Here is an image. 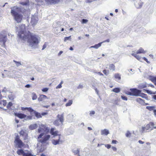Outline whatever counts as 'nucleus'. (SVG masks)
I'll use <instances>...</instances> for the list:
<instances>
[{
	"instance_id": "22",
	"label": "nucleus",
	"mask_w": 156,
	"mask_h": 156,
	"mask_svg": "<svg viewBox=\"0 0 156 156\" xmlns=\"http://www.w3.org/2000/svg\"><path fill=\"white\" fill-rule=\"evenodd\" d=\"M21 109L22 110H27L29 112H32L33 111H34V110L32 109L31 108H24V107H22L21 108Z\"/></svg>"
},
{
	"instance_id": "3",
	"label": "nucleus",
	"mask_w": 156,
	"mask_h": 156,
	"mask_svg": "<svg viewBox=\"0 0 156 156\" xmlns=\"http://www.w3.org/2000/svg\"><path fill=\"white\" fill-rule=\"evenodd\" d=\"M11 13L14 18V20L18 23H20L23 19V16L22 14L19 13L21 12L24 14L26 12V9L14 6L11 8Z\"/></svg>"
},
{
	"instance_id": "39",
	"label": "nucleus",
	"mask_w": 156,
	"mask_h": 156,
	"mask_svg": "<svg viewBox=\"0 0 156 156\" xmlns=\"http://www.w3.org/2000/svg\"><path fill=\"white\" fill-rule=\"evenodd\" d=\"M1 103L4 106H5L7 105V102L6 100H2L1 101Z\"/></svg>"
},
{
	"instance_id": "56",
	"label": "nucleus",
	"mask_w": 156,
	"mask_h": 156,
	"mask_svg": "<svg viewBox=\"0 0 156 156\" xmlns=\"http://www.w3.org/2000/svg\"><path fill=\"white\" fill-rule=\"evenodd\" d=\"M96 73H97L100 76H103V74L100 72H97Z\"/></svg>"
},
{
	"instance_id": "55",
	"label": "nucleus",
	"mask_w": 156,
	"mask_h": 156,
	"mask_svg": "<svg viewBox=\"0 0 156 156\" xmlns=\"http://www.w3.org/2000/svg\"><path fill=\"white\" fill-rule=\"evenodd\" d=\"M112 148L114 151H116L117 150L116 148L115 147H112Z\"/></svg>"
},
{
	"instance_id": "7",
	"label": "nucleus",
	"mask_w": 156,
	"mask_h": 156,
	"mask_svg": "<svg viewBox=\"0 0 156 156\" xmlns=\"http://www.w3.org/2000/svg\"><path fill=\"white\" fill-rule=\"evenodd\" d=\"M55 129L54 128H51L50 130V133L54 136H61V134H58V131L57 130H55Z\"/></svg>"
},
{
	"instance_id": "53",
	"label": "nucleus",
	"mask_w": 156,
	"mask_h": 156,
	"mask_svg": "<svg viewBox=\"0 0 156 156\" xmlns=\"http://www.w3.org/2000/svg\"><path fill=\"white\" fill-rule=\"evenodd\" d=\"M48 114V113L47 112H42L41 114V115H42L43 116L46 115Z\"/></svg>"
},
{
	"instance_id": "48",
	"label": "nucleus",
	"mask_w": 156,
	"mask_h": 156,
	"mask_svg": "<svg viewBox=\"0 0 156 156\" xmlns=\"http://www.w3.org/2000/svg\"><path fill=\"white\" fill-rule=\"evenodd\" d=\"M142 59L144 60H145L147 63H150V62H149L147 59L145 57H143L142 58Z\"/></svg>"
},
{
	"instance_id": "43",
	"label": "nucleus",
	"mask_w": 156,
	"mask_h": 156,
	"mask_svg": "<svg viewBox=\"0 0 156 156\" xmlns=\"http://www.w3.org/2000/svg\"><path fill=\"white\" fill-rule=\"evenodd\" d=\"M131 134L129 131H127L126 134V136L127 137L130 136H131Z\"/></svg>"
},
{
	"instance_id": "54",
	"label": "nucleus",
	"mask_w": 156,
	"mask_h": 156,
	"mask_svg": "<svg viewBox=\"0 0 156 156\" xmlns=\"http://www.w3.org/2000/svg\"><path fill=\"white\" fill-rule=\"evenodd\" d=\"M46 44L45 43L43 46V48H42V50H44L46 48Z\"/></svg>"
},
{
	"instance_id": "31",
	"label": "nucleus",
	"mask_w": 156,
	"mask_h": 156,
	"mask_svg": "<svg viewBox=\"0 0 156 156\" xmlns=\"http://www.w3.org/2000/svg\"><path fill=\"white\" fill-rule=\"evenodd\" d=\"M112 91L115 93H118L120 91V89L119 88H115L113 89Z\"/></svg>"
},
{
	"instance_id": "18",
	"label": "nucleus",
	"mask_w": 156,
	"mask_h": 156,
	"mask_svg": "<svg viewBox=\"0 0 156 156\" xmlns=\"http://www.w3.org/2000/svg\"><path fill=\"white\" fill-rule=\"evenodd\" d=\"M148 130H149V129L147 125L145 127L142 126V127L140 132L142 133H144L147 132Z\"/></svg>"
},
{
	"instance_id": "16",
	"label": "nucleus",
	"mask_w": 156,
	"mask_h": 156,
	"mask_svg": "<svg viewBox=\"0 0 156 156\" xmlns=\"http://www.w3.org/2000/svg\"><path fill=\"white\" fill-rule=\"evenodd\" d=\"M136 101L137 102H138L141 104L143 105H147L148 104L147 103H145V102H144V101L140 98H137L136 99Z\"/></svg>"
},
{
	"instance_id": "2",
	"label": "nucleus",
	"mask_w": 156,
	"mask_h": 156,
	"mask_svg": "<svg viewBox=\"0 0 156 156\" xmlns=\"http://www.w3.org/2000/svg\"><path fill=\"white\" fill-rule=\"evenodd\" d=\"M49 129H48L47 127L44 125H41L39 129H38L37 131L39 133H41L37 137V139H38V141L42 144H48V141L50 139L51 136L49 135H44V132H48Z\"/></svg>"
},
{
	"instance_id": "63",
	"label": "nucleus",
	"mask_w": 156,
	"mask_h": 156,
	"mask_svg": "<svg viewBox=\"0 0 156 156\" xmlns=\"http://www.w3.org/2000/svg\"><path fill=\"white\" fill-rule=\"evenodd\" d=\"M27 117L29 119H32V116H28Z\"/></svg>"
},
{
	"instance_id": "57",
	"label": "nucleus",
	"mask_w": 156,
	"mask_h": 156,
	"mask_svg": "<svg viewBox=\"0 0 156 156\" xmlns=\"http://www.w3.org/2000/svg\"><path fill=\"white\" fill-rule=\"evenodd\" d=\"M95 113V112L94 111H92L90 112V115H94Z\"/></svg>"
},
{
	"instance_id": "52",
	"label": "nucleus",
	"mask_w": 156,
	"mask_h": 156,
	"mask_svg": "<svg viewBox=\"0 0 156 156\" xmlns=\"http://www.w3.org/2000/svg\"><path fill=\"white\" fill-rule=\"evenodd\" d=\"M83 87V86L82 85L80 84L77 87V89L82 88Z\"/></svg>"
},
{
	"instance_id": "17",
	"label": "nucleus",
	"mask_w": 156,
	"mask_h": 156,
	"mask_svg": "<svg viewBox=\"0 0 156 156\" xmlns=\"http://www.w3.org/2000/svg\"><path fill=\"white\" fill-rule=\"evenodd\" d=\"M109 133V131L107 129H105L101 131V134L102 135H107Z\"/></svg>"
},
{
	"instance_id": "45",
	"label": "nucleus",
	"mask_w": 156,
	"mask_h": 156,
	"mask_svg": "<svg viewBox=\"0 0 156 156\" xmlns=\"http://www.w3.org/2000/svg\"><path fill=\"white\" fill-rule=\"evenodd\" d=\"M8 90L6 87H4L2 90V92H3L6 93L8 91Z\"/></svg>"
},
{
	"instance_id": "26",
	"label": "nucleus",
	"mask_w": 156,
	"mask_h": 156,
	"mask_svg": "<svg viewBox=\"0 0 156 156\" xmlns=\"http://www.w3.org/2000/svg\"><path fill=\"white\" fill-rule=\"evenodd\" d=\"M60 2V0H49V2L51 4H56Z\"/></svg>"
},
{
	"instance_id": "33",
	"label": "nucleus",
	"mask_w": 156,
	"mask_h": 156,
	"mask_svg": "<svg viewBox=\"0 0 156 156\" xmlns=\"http://www.w3.org/2000/svg\"><path fill=\"white\" fill-rule=\"evenodd\" d=\"M73 103V101L72 100H69V101L66 104V107L70 106Z\"/></svg>"
},
{
	"instance_id": "29",
	"label": "nucleus",
	"mask_w": 156,
	"mask_h": 156,
	"mask_svg": "<svg viewBox=\"0 0 156 156\" xmlns=\"http://www.w3.org/2000/svg\"><path fill=\"white\" fill-rule=\"evenodd\" d=\"M37 22V20H36L34 18H32L31 20V23L32 25H35Z\"/></svg>"
},
{
	"instance_id": "37",
	"label": "nucleus",
	"mask_w": 156,
	"mask_h": 156,
	"mask_svg": "<svg viewBox=\"0 0 156 156\" xmlns=\"http://www.w3.org/2000/svg\"><path fill=\"white\" fill-rule=\"evenodd\" d=\"M71 39V36H69L68 37H65L64 38V41L65 42H66L67 40H70Z\"/></svg>"
},
{
	"instance_id": "9",
	"label": "nucleus",
	"mask_w": 156,
	"mask_h": 156,
	"mask_svg": "<svg viewBox=\"0 0 156 156\" xmlns=\"http://www.w3.org/2000/svg\"><path fill=\"white\" fill-rule=\"evenodd\" d=\"M57 118L60 121L61 125L63 124V122L64 121V115L63 114H58L57 116Z\"/></svg>"
},
{
	"instance_id": "21",
	"label": "nucleus",
	"mask_w": 156,
	"mask_h": 156,
	"mask_svg": "<svg viewBox=\"0 0 156 156\" xmlns=\"http://www.w3.org/2000/svg\"><path fill=\"white\" fill-rule=\"evenodd\" d=\"M146 52V51H144V49L142 48H140L136 52V54H141V53H145Z\"/></svg>"
},
{
	"instance_id": "51",
	"label": "nucleus",
	"mask_w": 156,
	"mask_h": 156,
	"mask_svg": "<svg viewBox=\"0 0 156 156\" xmlns=\"http://www.w3.org/2000/svg\"><path fill=\"white\" fill-rule=\"evenodd\" d=\"M118 143V141L115 140H113L112 141V144H116Z\"/></svg>"
},
{
	"instance_id": "50",
	"label": "nucleus",
	"mask_w": 156,
	"mask_h": 156,
	"mask_svg": "<svg viewBox=\"0 0 156 156\" xmlns=\"http://www.w3.org/2000/svg\"><path fill=\"white\" fill-rule=\"evenodd\" d=\"M151 87L152 88H154L155 87L154 86V85H153V84H148V87Z\"/></svg>"
},
{
	"instance_id": "62",
	"label": "nucleus",
	"mask_w": 156,
	"mask_h": 156,
	"mask_svg": "<svg viewBox=\"0 0 156 156\" xmlns=\"http://www.w3.org/2000/svg\"><path fill=\"white\" fill-rule=\"evenodd\" d=\"M25 87L27 88H29L30 87V85L29 84H27L25 86Z\"/></svg>"
},
{
	"instance_id": "64",
	"label": "nucleus",
	"mask_w": 156,
	"mask_h": 156,
	"mask_svg": "<svg viewBox=\"0 0 156 156\" xmlns=\"http://www.w3.org/2000/svg\"><path fill=\"white\" fill-rule=\"evenodd\" d=\"M87 129L89 130H92V128L90 127H88Z\"/></svg>"
},
{
	"instance_id": "32",
	"label": "nucleus",
	"mask_w": 156,
	"mask_h": 156,
	"mask_svg": "<svg viewBox=\"0 0 156 156\" xmlns=\"http://www.w3.org/2000/svg\"><path fill=\"white\" fill-rule=\"evenodd\" d=\"M114 76L115 78L118 79V80H120L121 79L120 76L118 73H116L115 74Z\"/></svg>"
},
{
	"instance_id": "35",
	"label": "nucleus",
	"mask_w": 156,
	"mask_h": 156,
	"mask_svg": "<svg viewBox=\"0 0 156 156\" xmlns=\"http://www.w3.org/2000/svg\"><path fill=\"white\" fill-rule=\"evenodd\" d=\"M141 95H140V96H141L143 98H147V95L146 94H145L144 93H141Z\"/></svg>"
},
{
	"instance_id": "11",
	"label": "nucleus",
	"mask_w": 156,
	"mask_h": 156,
	"mask_svg": "<svg viewBox=\"0 0 156 156\" xmlns=\"http://www.w3.org/2000/svg\"><path fill=\"white\" fill-rule=\"evenodd\" d=\"M14 115L21 119L25 118L27 117L26 115L21 113H15Z\"/></svg>"
},
{
	"instance_id": "23",
	"label": "nucleus",
	"mask_w": 156,
	"mask_h": 156,
	"mask_svg": "<svg viewBox=\"0 0 156 156\" xmlns=\"http://www.w3.org/2000/svg\"><path fill=\"white\" fill-rule=\"evenodd\" d=\"M103 43V42H100L97 44H95L94 46H91V48H93L96 49H97L101 46V44Z\"/></svg>"
},
{
	"instance_id": "24",
	"label": "nucleus",
	"mask_w": 156,
	"mask_h": 156,
	"mask_svg": "<svg viewBox=\"0 0 156 156\" xmlns=\"http://www.w3.org/2000/svg\"><path fill=\"white\" fill-rule=\"evenodd\" d=\"M54 124L56 126H58L60 125H61L60 121L58 119L55 120L53 122Z\"/></svg>"
},
{
	"instance_id": "15",
	"label": "nucleus",
	"mask_w": 156,
	"mask_h": 156,
	"mask_svg": "<svg viewBox=\"0 0 156 156\" xmlns=\"http://www.w3.org/2000/svg\"><path fill=\"white\" fill-rule=\"evenodd\" d=\"M144 90L145 91V92H146L147 93L150 94H156V91L155 93H153V92L151 91L148 90L144 89ZM153 98L154 100H156V95H154L153 96Z\"/></svg>"
},
{
	"instance_id": "46",
	"label": "nucleus",
	"mask_w": 156,
	"mask_h": 156,
	"mask_svg": "<svg viewBox=\"0 0 156 156\" xmlns=\"http://www.w3.org/2000/svg\"><path fill=\"white\" fill-rule=\"evenodd\" d=\"M121 97L122 99H123L124 100L127 101V98L126 96H121Z\"/></svg>"
},
{
	"instance_id": "59",
	"label": "nucleus",
	"mask_w": 156,
	"mask_h": 156,
	"mask_svg": "<svg viewBox=\"0 0 156 156\" xmlns=\"http://www.w3.org/2000/svg\"><path fill=\"white\" fill-rule=\"evenodd\" d=\"M109 41H110L109 40V39H108L106 40H105V41H103L102 42H103V43L105 42H109Z\"/></svg>"
},
{
	"instance_id": "30",
	"label": "nucleus",
	"mask_w": 156,
	"mask_h": 156,
	"mask_svg": "<svg viewBox=\"0 0 156 156\" xmlns=\"http://www.w3.org/2000/svg\"><path fill=\"white\" fill-rule=\"evenodd\" d=\"M146 108L149 111H151L154 109L155 107L154 106H147L146 107Z\"/></svg>"
},
{
	"instance_id": "8",
	"label": "nucleus",
	"mask_w": 156,
	"mask_h": 156,
	"mask_svg": "<svg viewBox=\"0 0 156 156\" xmlns=\"http://www.w3.org/2000/svg\"><path fill=\"white\" fill-rule=\"evenodd\" d=\"M19 134L20 136H22L24 137L23 140H25L28 139V134L25 132L24 130H21L20 133Z\"/></svg>"
},
{
	"instance_id": "44",
	"label": "nucleus",
	"mask_w": 156,
	"mask_h": 156,
	"mask_svg": "<svg viewBox=\"0 0 156 156\" xmlns=\"http://www.w3.org/2000/svg\"><path fill=\"white\" fill-rule=\"evenodd\" d=\"M48 88L45 87L44 88L42 89V91L44 92H46L48 91Z\"/></svg>"
},
{
	"instance_id": "36",
	"label": "nucleus",
	"mask_w": 156,
	"mask_h": 156,
	"mask_svg": "<svg viewBox=\"0 0 156 156\" xmlns=\"http://www.w3.org/2000/svg\"><path fill=\"white\" fill-rule=\"evenodd\" d=\"M73 153L75 155H77L80 156L79 151L78 150H76L73 151Z\"/></svg>"
},
{
	"instance_id": "1",
	"label": "nucleus",
	"mask_w": 156,
	"mask_h": 156,
	"mask_svg": "<svg viewBox=\"0 0 156 156\" xmlns=\"http://www.w3.org/2000/svg\"><path fill=\"white\" fill-rule=\"evenodd\" d=\"M19 28L20 31L18 33V35L20 39L25 41L27 40L32 46L38 44L39 41L37 36L33 34L29 31H26L25 24L20 25L19 26Z\"/></svg>"
},
{
	"instance_id": "14",
	"label": "nucleus",
	"mask_w": 156,
	"mask_h": 156,
	"mask_svg": "<svg viewBox=\"0 0 156 156\" xmlns=\"http://www.w3.org/2000/svg\"><path fill=\"white\" fill-rule=\"evenodd\" d=\"M148 87V84L146 82L140 84L138 87V88L140 89H143Z\"/></svg>"
},
{
	"instance_id": "58",
	"label": "nucleus",
	"mask_w": 156,
	"mask_h": 156,
	"mask_svg": "<svg viewBox=\"0 0 156 156\" xmlns=\"http://www.w3.org/2000/svg\"><path fill=\"white\" fill-rule=\"evenodd\" d=\"M138 142H139V143H140V144H143L144 143V142L142 141H141V140H139V141Z\"/></svg>"
},
{
	"instance_id": "61",
	"label": "nucleus",
	"mask_w": 156,
	"mask_h": 156,
	"mask_svg": "<svg viewBox=\"0 0 156 156\" xmlns=\"http://www.w3.org/2000/svg\"><path fill=\"white\" fill-rule=\"evenodd\" d=\"M153 110V112L154 113V114L155 115H156V110L154 109Z\"/></svg>"
},
{
	"instance_id": "47",
	"label": "nucleus",
	"mask_w": 156,
	"mask_h": 156,
	"mask_svg": "<svg viewBox=\"0 0 156 156\" xmlns=\"http://www.w3.org/2000/svg\"><path fill=\"white\" fill-rule=\"evenodd\" d=\"M20 4H21L22 5H27V4H28L26 2H20Z\"/></svg>"
},
{
	"instance_id": "42",
	"label": "nucleus",
	"mask_w": 156,
	"mask_h": 156,
	"mask_svg": "<svg viewBox=\"0 0 156 156\" xmlns=\"http://www.w3.org/2000/svg\"><path fill=\"white\" fill-rule=\"evenodd\" d=\"M14 62L16 64V65L18 66H19L20 65H21V64L20 62H17L16 61L14 60Z\"/></svg>"
},
{
	"instance_id": "12",
	"label": "nucleus",
	"mask_w": 156,
	"mask_h": 156,
	"mask_svg": "<svg viewBox=\"0 0 156 156\" xmlns=\"http://www.w3.org/2000/svg\"><path fill=\"white\" fill-rule=\"evenodd\" d=\"M61 136H58V138L57 140L53 139L52 140V143L54 145H56L59 144L60 142H62V141L60 140Z\"/></svg>"
},
{
	"instance_id": "5",
	"label": "nucleus",
	"mask_w": 156,
	"mask_h": 156,
	"mask_svg": "<svg viewBox=\"0 0 156 156\" xmlns=\"http://www.w3.org/2000/svg\"><path fill=\"white\" fill-rule=\"evenodd\" d=\"M141 91L136 88H131L130 89V91H127L126 94L130 96H140Z\"/></svg>"
},
{
	"instance_id": "6",
	"label": "nucleus",
	"mask_w": 156,
	"mask_h": 156,
	"mask_svg": "<svg viewBox=\"0 0 156 156\" xmlns=\"http://www.w3.org/2000/svg\"><path fill=\"white\" fill-rule=\"evenodd\" d=\"M17 153L19 155H22L23 156H35L33 155L31 152L28 150L25 151L22 149H19L17 151Z\"/></svg>"
},
{
	"instance_id": "38",
	"label": "nucleus",
	"mask_w": 156,
	"mask_h": 156,
	"mask_svg": "<svg viewBox=\"0 0 156 156\" xmlns=\"http://www.w3.org/2000/svg\"><path fill=\"white\" fill-rule=\"evenodd\" d=\"M88 22V20L87 19H83L82 20L81 22L82 24L86 23Z\"/></svg>"
},
{
	"instance_id": "20",
	"label": "nucleus",
	"mask_w": 156,
	"mask_h": 156,
	"mask_svg": "<svg viewBox=\"0 0 156 156\" xmlns=\"http://www.w3.org/2000/svg\"><path fill=\"white\" fill-rule=\"evenodd\" d=\"M32 112H33L34 113L35 115L37 118H39L42 117L40 113H39L37 112H36L34 110V111H33Z\"/></svg>"
},
{
	"instance_id": "60",
	"label": "nucleus",
	"mask_w": 156,
	"mask_h": 156,
	"mask_svg": "<svg viewBox=\"0 0 156 156\" xmlns=\"http://www.w3.org/2000/svg\"><path fill=\"white\" fill-rule=\"evenodd\" d=\"M63 51H60L58 53V55H60L63 53Z\"/></svg>"
},
{
	"instance_id": "10",
	"label": "nucleus",
	"mask_w": 156,
	"mask_h": 156,
	"mask_svg": "<svg viewBox=\"0 0 156 156\" xmlns=\"http://www.w3.org/2000/svg\"><path fill=\"white\" fill-rule=\"evenodd\" d=\"M149 130H151L154 129H156V126H154V124L153 122H150L147 124Z\"/></svg>"
},
{
	"instance_id": "19",
	"label": "nucleus",
	"mask_w": 156,
	"mask_h": 156,
	"mask_svg": "<svg viewBox=\"0 0 156 156\" xmlns=\"http://www.w3.org/2000/svg\"><path fill=\"white\" fill-rule=\"evenodd\" d=\"M132 55L135 57L137 60L141 62L142 58L139 55L134 53H132Z\"/></svg>"
},
{
	"instance_id": "25",
	"label": "nucleus",
	"mask_w": 156,
	"mask_h": 156,
	"mask_svg": "<svg viewBox=\"0 0 156 156\" xmlns=\"http://www.w3.org/2000/svg\"><path fill=\"white\" fill-rule=\"evenodd\" d=\"M37 127V124H34L30 125L29 127L30 129L31 130L36 129Z\"/></svg>"
},
{
	"instance_id": "28",
	"label": "nucleus",
	"mask_w": 156,
	"mask_h": 156,
	"mask_svg": "<svg viewBox=\"0 0 156 156\" xmlns=\"http://www.w3.org/2000/svg\"><path fill=\"white\" fill-rule=\"evenodd\" d=\"M32 98L33 100H36L37 98V96L36 94L34 92H33L32 94Z\"/></svg>"
},
{
	"instance_id": "40",
	"label": "nucleus",
	"mask_w": 156,
	"mask_h": 156,
	"mask_svg": "<svg viewBox=\"0 0 156 156\" xmlns=\"http://www.w3.org/2000/svg\"><path fill=\"white\" fill-rule=\"evenodd\" d=\"M63 83V82L61 81L60 83L56 87V89L60 88L62 87V84Z\"/></svg>"
},
{
	"instance_id": "27",
	"label": "nucleus",
	"mask_w": 156,
	"mask_h": 156,
	"mask_svg": "<svg viewBox=\"0 0 156 156\" xmlns=\"http://www.w3.org/2000/svg\"><path fill=\"white\" fill-rule=\"evenodd\" d=\"M109 69L110 70L114 71L115 70V66L113 64H110L109 65Z\"/></svg>"
},
{
	"instance_id": "49",
	"label": "nucleus",
	"mask_w": 156,
	"mask_h": 156,
	"mask_svg": "<svg viewBox=\"0 0 156 156\" xmlns=\"http://www.w3.org/2000/svg\"><path fill=\"white\" fill-rule=\"evenodd\" d=\"M105 146L108 149L110 148L111 147V145L109 144H105Z\"/></svg>"
},
{
	"instance_id": "34",
	"label": "nucleus",
	"mask_w": 156,
	"mask_h": 156,
	"mask_svg": "<svg viewBox=\"0 0 156 156\" xmlns=\"http://www.w3.org/2000/svg\"><path fill=\"white\" fill-rule=\"evenodd\" d=\"M103 72L105 75H107L109 73V70L105 69L103 71Z\"/></svg>"
},
{
	"instance_id": "41",
	"label": "nucleus",
	"mask_w": 156,
	"mask_h": 156,
	"mask_svg": "<svg viewBox=\"0 0 156 156\" xmlns=\"http://www.w3.org/2000/svg\"><path fill=\"white\" fill-rule=\"evenodd\" d=\"M12 103L11 102H9L8 104L7 105V108H8L11 107L12 105Z\"/></svg>"
},
{
	"instance_id": "13",
	"label": "nucleus",
	"mask_w": 156,
	"mask_h": 156,
	"mask_svg": "<svg viewBox=\"0 0 156 156\" xmlns=\"http://www.w3.org/2000/svg\"><path fill=\"white\" fill-rule=\"evenodd\" d=\"M47 98V97L46 96L44 95H40L39 97L38 98V100L39 101H43L44 100Z\"/></svg>"
},
{
	"instance_id": "4",
	"label": "nucleus",
	"mask_w": 156,
	"mask_h": 156,
	"mask_svg": "<svg viewBox=\"0 0 156 156\" xmlns=\"http://www.w3.org/2000/svg\"><path fill=\"white\" fill-rule=\"evenodd\" d=\"M14 143L15 147L18 148H21L26 147V145L20 139V137L18 135H16L15 137Z\"/></svg>"
}]
</instances>
